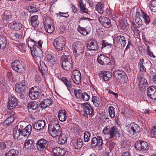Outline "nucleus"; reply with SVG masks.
<instances>
[{"mask_svg": "<svg viewBox=\"0 0 156 156\" xmlns=\"http://www.w3.org/2000/svg\"><path fill=\"white\" fill-rule=\"evenodd\" d=\"M27 84V81L23 80L18 83L16 85L15 90L19 94V96L21 99L24 98L26 95L28 88Z\"/></svg>", "mask_w": 156, "mask_h": 156, "instance_id": "obj_1", "label": "nucleus"}, {"mask_svg": "<svg viewBox=\"0 0 156 156\" xmlns=\"http://www.w3.org/2000/svg\"><path fill=\"white\" fill-rule=\"evenodd\" d=\"M61 62L62 67L63 69L66 71L72 70L73 65L71 55H63L61 57Z\"/></svg>", "mask_w": 156, "mask_h": 156, "instance_id": "obj_2", "label": "nucleus"}, {"mask_svg": "<svg viewBox=\"0 0 156 156\" xmlns=\"http://www.w3.org/2000/svg\"><path fill=\"white\" fill-rule=\"evenodd\" d=\"M48 130L51 135L53 137L59 136L62 133V129L57 123H50L48 124Z\"/></svg>", "mask_w": 156, "mask_h": 156, "instance_id": "obj_3", "label": "nucleus"}, {"mask_svg": "<svg viewBox=\"0 0 156 156\" xmlns=\"http://www.w3.org/2000/svg\"><path fill=\"white\" fill-rule=\"evenodd\" d=\"M140 131V128L139 125L134 122L131 123L127 128L128 134L130 136H136Z\"/></svg>", "mask_w": 156, "mask_h": 156, "instance_id": "obj_4", "label": "nucleus"}, {"mask_svg": "<svg viewBox=\"0 0 156 156\" xmlns=\"http://www.w3.org/2000/svg\"><path fill=\"white\" fill-rule=\"evenodd\" d=\"M73 53L75 57L82 55L84 52V45L80 42H75L73 45Z\"/></svg>", "mask_w": 156, "mask_h": 156, "instance_id": "obj_5", "label": "nucleus"}, {"mask_svg": "<svg viewBox=\"0 0 156 156\" xmlns=\"http://www.w3.org/2000/svg\"><path fill=\"white\" fill-rule=\"evenodd\" d=\"M103 132L105 134L108 135L110 138H113L119 133L118 128L116 126H113L111 127L109 126H106L104 128Z\"/></svg>", "mask_w": 156, "mask_h": 156, "instance_id": "obj_6", "label": "nucleus"}, {"mask_svg": "<svg viewBox=\"0 0 156 156\" xmlns=\"http://www.w3.org/2000/svg\"><path fill=\"white\" fill-rule=\"evenodd\" d=\"M40 89L37 86H35L31 88L28 93L29 96L32 100H36L41 95Z\"/></svg>", "mask_w": 156, "mask_h": 156, "instance_id": "obj_7", "label": "nucleus"}, {"mask_svg": "<svg viewBox=\"0 0 156 156\" xmlns=\"http://www.w3.org/2000/svg\"><path fill=\"white\" fill-rule=\"evenodd\" d=\"M53 44L55 48L58 51H61L65 45L64 39L62 37H59L54 40Z\"/></svg>", "mask_w": 156, "mask_h": 156, "instance_id": "obj_8", "label": "nucleus"}, {"mask_svg": "<svg viewBox=\"0 0 156 156\" xmlns=\"http://www.w3.org/2000/svg\"><path fill=\"white\" fill-rule=\"evenodd\" d=\"M49 142L44 139H41L38 140L36 144L37 150L39 151L44 152L47 149Z\"/></svg>", "mask_w": 156, "mask_h": 156, "instance_id": "obj_9", "label": "nucleus"}, {"mask_svg": "<svg viewBox=\"0 0 156 156\" xmlns=\"http://www.w3.org/2000/svg\"><path fill=\"white\" fill-rule=\"evenodd\" d=\"M44 25L45 30L48 33L51 34L54 31L55 27L52 24H51V20L48 17L44 18Z\"/></svg>", "mask_w": 156, "mask_h": 156, "instance_id": "obj_10", "label": "nucleus"}, {"mask_svg": "<svg viewBox=\"0 0 156 156\" xmlns=\"http://www.w3.org/2000/svg\"><path fill=\"white\" fill-rule=\"evenodd\" d=\"M81 105L83 108L84 113L86 115H85V116H87L88 115L90 117L93 116L94 114V112L93 108L90 104L86 102L82 104Z\"/></svg>", "mask_w": 156, "mask_h": 156, "instance_id": "obj_11", "label": "nucleus"}, {"mask_svg": "<svg viewBox=\"0 0 156 156\" xmlns=\"http://www.w3.org/2000/svg\"><path fill=\"white\" fill-rule=\"evenodd\" d=\"M12 69L18 73H22L25 71V68L19 60H15L11 64Z\"/></svg>", "mask_w": 156, "mask_h": 156, "instance_id": "obj_12", "label": "nucleus"}, {"mask_svg": "<svg viewBox=\"0 0 156 156\" xmlns=\"http://www.w3.org/2000/svg\"><path fill=\"white\" fill-rule=\"evenodd\" d=\"M18 104V100L15 96H10L8 97L7 104L8 109L12 110L15 108Z\"/></svg>", "mask_w": 156, "mask_h": 156, "instance_id": "obj_13", "label": "nucleus"}, {"mask_svg": "<svg viewBox=\"0 0 156 156\" xmlns=\"http://www.w3.org/2000/svg\"><path fill=\"white\" fill-rule=\"evenodd\" d=\"M103 144L102 137L100 136H98L97 137H94L91 139L90 145L93 148L97 147H100Z\"/></svg>", "mask_w": 156, "mask_h": 156, "instance_id": "obj_14", "label": "nucleus"}, {"mask_svg": "<svg viewBox=\"0 0 156 156\" xmlns=\"http://www.w3.org/2000/svg\"><path fill=\"white\" fill-rule=\"evenodd\" d=\"M134 147L136 150L143 151L147 149L148 144L146 142L140 140L135 143Z\"/></svg>", "mask_w": 156, "mask_h": 156, "instance_id": "obj_15", "label": "nucleus"}, {"mask_svg": "<svg viewBox=\"0 0 156 156\" xmlns=\"http://www.w3.org/2000/svg\"><path fill=\"white\" fill-rule=\"evenodd\" d=\"M71 78L76 84L79 85L81 82V77L80 71L77 69L73 70L71 75Z\"/></svg>", "mask_w": 156, "mask_h": 156, "instance_id": "obj_16", "label": "nucleus"}, {"mask_svg": "<svg viewBox=\"0 0 156 156\" xmlns=\"http://www.w3.org/2000/svg\"><path fill=\"white\" fill-rule=\"evenodd\" d=\"M97 61L98 63L101 65H112L110 58L104 55L101 54L98 56Z\"/></svg>", "mask_w": 156, "mask_h": 156, "instance_id": "obj_17", "label": "nucleus"}, {"mask_svg": "<svg viewBox=\"0 0 156 156\" xmlns=\"http://www.w3.org/2000/svg\"><path fill=\"white\" fill-rule=\"evenodd\" d=\"M113 74L115 77L118 80L121 81L122 82H126L127 76L123 71L116 70L113 72Z\"/></svg>", "mask_w": 156, "mask_h": 156, "instance_id": "obj_18", "label": "nucleus"}, {"mask_svg": "<svg viewBox=\"0 0 156 156\" xmlns=\"http://www.w3.org/2000/svg\"><path fill=\"white\" fill-rule=\"evenodd\" d=\"M98 20L100 23L105 27L109 28L112 26L110 20L108 17L101 16Z\"/></svg>", "mask_w": 156, "mask_h": 156, "instance_id": "obj_19", "label": "nucleus"}, {"mask_svg": "<svg viewBox=\"0 0 156 156\" xmlns=\"http://www.w3.org/2000/svg\"><path fill=\"white\" fill-rule=\"evenodd\" d=\"M114 41L119 46L122 47L123 48L125 47L126 44V40L125 37L121 35L116 37Z\"/></svg>", "mask_w": 156, "mask_h": 156, "instance_id": "obj_20", "label": "nucleus"}, {"mask_svg": "<svg viewBox=\"0 0 156 156\" xmlns=\"http://www.w3.org/2000/svg\"><path fill=\"white\" fill-rule=\"evenodd\" d=\"M147 94L151 99L156 100V88L154 86L149 87L147 90Z\"/></svg>", "mask_w": 156, "mask_h": 156, "instance_id": "obj_21", "label": "nucleus"}, {"mask_svg": "<svg viewBox=\"0 0 156 156\" xmlns=\"http://www.w3.org/2000/svg\"><path fill=\"white\" fill-rule=\"evenodd\" d=\"M20 128L21 129V135L26 137L29 136L32 129V127L30 124L27 125L23 129V126H22V127Z\"/></svg>", "mask_w": 156, "mask_h": 156, "instance_id": "obj_22", "label": "nucleus"}, {"mask_svg": "<svg viewBox=\"0 0 156 156\" xmlns=\"http://www.w3.org/2000/svg\"><path fill=\"white\" fill-rule=\"evenodd\" d=\"M31 53L32 55L34 57H39L41 53V51L38 46L36 45H33L32 47H30Z\"/></svg>", "mask_w": 156, "mask_h": 156, "instance_id": "obj_23", "label": "nucleus"}, {"mask_svg": "<svg viewBox=\"0 0 156 156\" xmlns=\"http://www.w3.org/2000/svg\"><path fill=\"white\" fill-rule=\"evenodd\" d=\"M52 151L55 156H64L66 152L64 148L57 147L54 148Z\"/></svg>", "mask_w": 156, "mask_h": 156, "instance_id": "obj_24", "label": "nucleus"}, {"mask_svg": "<svg viewBox=\"0 0 156 156\" xmlns=\"http://www.w3.org/2000/svg\"><path fill=\"white\" fill-rule=\"evenodd\" d=\"M9 26L10 28L14 30H15L18 31L21 30V31L23 30L22 31L23 32V28L22 27V24L16 21L12 22L10 23Z\"/></svg>", "mask_w": 156, "mask_h": 156, "instance_id": "obj_25", "label": "nucleus"}, {"mask_svg": "<svg viewBox=\"0 0 156 156\" xmlns=\"http://www.w3.org/2000/svg\"><path fill=\"white\" fill-rule=\"evenodd\" d=\"M61 80L64 83L69 90H70L73 87L71 79L68 77H62L61 78Z\"/></svg>", "mask_w": 156, "mask_h": 156, "instance_id": "obj_26", "label": "nucleus"}, {"mask_svg": "<svg viewBox=\"0 0 156 156\" xmlns=\"http://www.w3.org/2000/svg\"><path fill=\"white\" fill-rule=\"evenodd\" d=\"M53 104V101L51 98L44 99L40 103L39 106L41 108L44 109L51 105Z\"/></svg>", "mask_w": 156, "mask_h": 156, "instance_id": "obj_27", "label": "nucleus"}, {"mask_svg": "<svg viewBox=\"0 0 156 156\" xmlns=\"http://www.w3.org/2000/svg\"><path fill=\"white\" fill-rule=\"evenodd\" d=\"M46 125V122L44 120H40L35 122L33 127L37 130H40L43 128Z\"/></svg>", "mask_w": 156, "mask_h": 156, "instance_id": "obj_28", "label": "nucleus"}, {"mask_svg": "<svg viewBox=\"0 0 156 156\" xmlns=\"http://www.w3.org/2000/svg\"><path fill=\"white\" fill-rule=\"evenodd\" d=\"M79 7L80 11L83 13H86V14L85 16L87 17H90V15L88 12H89L88 9L86 8V5L83 4L82 0H79Z\"/></svg>", "mask_w": 156, "mask_h": 156, "instance_id": "obj_29", "label": "nucleus"}, {"mask_svg": "<svg viewBox=\"0 0 156 156\" xmlns=\"http://www.w3.org/2000/svg\"><path fill=\"white\" fill-rule=\"evenodd\" d=\"M138 79L139 81V87L140 88H144L148 86L147 80L140 75L138 76Z\"/></svg>", "mask_w": 156, "mask_h": 156, "instance_id": "obj_30", "label": "nucleus"}, {"mask_svg": "<svg viewBox=\"0 0 156 156\" xmlns=\"http://www.w3.org/2000/svg\"><path fill=\"white\" fill-rule=\"evenodd\" d=\"M38 19V16L36 15L33 16L31 17L30 23L31 25L34 28H37L38 27L39 21Z\"/></svg>", "mask_w": 156, "mask_h": 156, "instance_id": "obj_31", "label": "nucleus"}, {"mask_svg": "<svg viewBox=\"0 0 156 156\" xmlns=\"http://www.w3.org/2000/svg\"><path fill=\"white\" fill-rule=\"evenodd\" d=\"M98 44L95 41L89 42L87 45V49L90 51H96L98 48Z\"/></svg>", "mask_w": 156, "mask_h": 156, "instance_id": "obj_32", "label": "nucleus"}, {"mask_svg": "<svg viewBox=\"0 0 156 156\" xmlns=\"http://www.w3.org/2000/svg\"><path fill=\"white\" fill-rule=\"evenodd\" d=\"M99 76L104 81H108L111 77V74L108 71H101L99 74Z\"/></svg>", "mask_w": 156, "mask_h": 156, "instance_id": "obj_33", "label": "nucleus"}, {"mask_svg": "<svg viewBox=\"0 0 156 156\" xmlns=\"http://www.w3.org/2000/svg\"><path fill=\"white\" fill-rule=\"evenodd\" d=\"M20 126V127L22 126L21 123L19 124L17 128H15L13 129V132L14 137L15 139H20L22 138L20 137V136H21V128L20 127L19 129L18 128V127L19 126Z\"/></svg>", "mask_w": 156, "mask_h": 156, "instance_id": "obj_34", "label": "nucleus"}, {"mask_svg": "<svg viewBox=\"0 0 156 156\" xmlns=\"http://www.w3.org/2000/svg\"><path fill=\"white\" fill-rule=\"evenodd\" d=\"M104 3L102 2H98L95 6V10L100 14L104 13Z\"/></svg>", "mask_w": 156, "mask_h": 156, "instance_id": "obj_35", "label": "nucleus"}, {"mask_svg": "<svg viewBox=\"0 0 156 156\" xmlns=\"http://www.w3.org/2000/svg\"><path fill=\"white\" fill-rule=\"evenodd\" d=\"M7 43V39L4 35L0 36V49L2 50L6 47Z\"/></svg>", "mask_w": 156, "mask_h": 156, "instance_id": "obj_36", "label": "nucleus"}, {"mask_svg": "<svg viewBox=\"0 0 156 156\" xmlns=\"http://www.w3.org/2000/svg\"><path fill=\"white\" fill-rule=\"evenodd\" d=\"M66 114V112L65 110H60L58 114L59 120L62 122L65 121L67 119Z\"/></svg>", "mask_w": 156, "mask_h": 156, "instance_id": "obj_37", "label": "nucleus"}, {"mask_svg": "<svg viewBox=\"0 0 156 156\" xmlns=\"http://www.w3.org/2000/svg\"><path fill=\"white\" fill-rule=\"evenodd\" d=\"M34 140H28L25 142L24 145V148L26 150H28L30 149H32L33 147Z\"/></svg>", "mask_w": 156, "mask_h": 156, "instance_id": "obj_38", "label": "nucleus"}, {"mask_svg": "<svg viewBox=\"0 0 156 156\" xmlns=\"http://www.w3.org/2000/svg\"><path fill=\"white\" fill-rule=\"evenodd\" d=\"M58 140V143L59 144H63L66 141L68 138V135L66 133H61V135Z\"/></svg>", "mask_w": 156, "mask_h": 156, "instance_id": "obj_39", "label": "nucleus"}, {"mask_svg": "<svg viewBox=\"0 0 156 156\" xmlns=\"http://www.w3.org/2000/svg\"><path fill=\"white\" fill-rule=\"evenodd\" d=\"M83 146L82 140L80 138H78L76 142L74 144L73 147L76 149H80Z\"/></svg>", "mask_w": 156, "mask_h": 156, "instance_id": "obj_40", "label": "nucleus"}, {"mask_svg": "<svg viewBox=\"0 0 156 156\" xmlns=\"http://www.w3.org/2000/svg\"><path fill=\"white\" fill-rule=\"evenodd\" d=\"M18 154L19 152L17 150L12 149L6 153L5 156H18Z\"/></svg>", "mask_w": 156, "mask_h": 156, "instance_id": "obj_41", "label": "nucleus"}, {"mask_svg": "<svg viewBox=\"0 0 156 156\" xmlns=\"http://www.w3.org/2000/svg\"><path fill=\"white\" fill-rule=\"evenodd\" d=\"M14 120V117L13 115H11L3 122V125L5 126H7L12 124Z\"/></svg>", "mask_w": 156, "mask_h": 156, "instance_id": "obj_42", "label": "nucleus"}, {"mask_svg": "<svg viewBox=\"0 0 156 156\" xmlns=\"http://www.w3.org/2000/svg\"><path fill=\"white\" fill-rule=\"evenodd\" d=\"M144 59L143 58L140 59L138 65L139 66H140V70L142 72H146V67L145 64L144 62Z\"/></svg>", "mask_w": 156, "mask_h": 156, "instance_id": "obj_43", "label": "nucleus"}, {"mask_svg": "<svg viewBox=\"0 0 156 156\" xmlns=\"http://www.w3.org/2000/svg\"><path fill=\"white\" fill-rule=\"evenodd\" d=\"M92 102L94 106L96 107H98L100 103L99 98L95 96H92Z\"/></svg>", "mask_w": 156, "mask_h": 156, "instance_id": "obj_44", "label": "nucleus"}, {"mask_svg": "<svg viewBox=\"0 0 156 156\" xmlns=\"http://www.w3.org/2000/svg\"><path fill=\"white\" fill-rule=\"evenodd\" d=\"M37 103V102L35 101H31L28 104V106L29 108L33 110L36 109L38 107Z\"/></svg>", "mask_w": 156, "mask_h": 156, "instance_id": "obj_45", "label": "nucleus"}, {"mask_svg": "<svg viewBox=\"0 0 156 156\" xmlns=\"http://www.w3.org/2000/svg\"><path fill=\"white\" fill-rule=\"evenodd\" d=\"M39 69L40 72L42 73H44L47 71L48 69L47 66L43 62H40Z\"/></svg>", "mask_w": 156, "mask_h": 156, "instance_id": "obj_46", "label": "nucleus"}, {"mask_svg": "<svg viewBox=\"0 0 156 156\" xmlns=\"http://www.w3.org/2000/svg\"><path fill=\"white\" fill-rule=\"evenodd\" d=\"M101 45V50H102L103 48H108L111 49L112 46V45L111 44L108 43L106 41L104 40H102V41Z\"/></svg>", "mask_w": 156, "mask_h": 156, "instance_id": "obj_47", "label": "nucleus"}, {"mask_svg": "<svg viewBox=\"0 0 156 156\" xmlns=\"http://www.w3.org/2000/svg\"><path fill=\"white\" fill-rule=\"evenodd\" d=\"M77 30L83 36H85L88 34V33L86 28L82 27L80 25L78 26Z\"/></svg>", "mask_w": 156, "mask_h": 156, "instance_id": "obj_48", "label": "nucleus"}, {"mask_svg": "<svg viewBox=\"0 0 156 156\" xmlns=\"http://www.w3.org/2000/svg\"><path fill=\"white\" fill-rule=\"evenodd\" d=\"M91 134L88 131H85L83 133V139L84 142H88L90 140Z\"/></svg>", "mask_w": 156, "mask_h": 156, "instance_id": "obj_49", "label": "nucleus"}, {"mask_svg": "<svg viewBox=\"0 0 156 156\" xmlns=\"http://www.w3.org/2000/svg\"><path fill=\"white\" fill-rule=\"evenodd\" d=\"M12 40L16 41L18 39H22L23 34H20L17 33H15L14 34H12L11 35Z\"/></svg>", "mask_w": 156, "mask_h": 156, "instance_id": "obj_50", "label": "nucleus"}, {"mask_svg": "<svg viewBox=\"0 0 156 156\" xmlns=\"http://www.w3.org/2000/svg\"><path fill=\"white\" fill-rule=\"evenodd\" d=\"M151 6L150 9L154 12H156V0H152L150 2Z\"/></svg>", "mask_w": 156, "mask_h": 156, "instance_id": "obj_51", "label": "nucleus"}, {"mask_svg": "<svg viewBox=\"0 0 156 156\" xmlns=\"http://www.w3.org/2000/svg\"><path fill=\"white\" fill-rule=\"evenodd\" d=\"M28 10L29 11L32 12H36L39 10L37 6L33 4L30 6L28 7Z\"/></svg>", "mask_w": 156, "mask_h": 156, "instance_id": "obj_52", "label": "nucleus"}, {"mask_svg": "<svg viewBox=\"0 0 156 156\" xmlns=\"http://www.w3.org/2000/svg\"><path fill=\"white\" fill-rule=\"evenodd\" d=\"M142 17L144 20V21L146 24H148L150 22V19L149 16L144 12H143Z\"/></svg>", "mask_w": 156, "mask_h": 156, "instance_id": "obj_53", "label": "nucleus"}, {"mask_svg": "<svg viewBox=\"0 0 156 156\" xmlns=\"http://www.w3.org/2000/svg\"><path fill=\"white\" fill-rule=\"evenodd\" d=\"M79 130L80 127L78 125L74 126L71 129V131L76 135L78 134Z\"/></svg>", "mask_w": 156, "mask_h": 156, "instance_id": "obj_54", "label": "nucleus"}, {"mask_svg": "<svg viewBox=\"0 0 156 156\" xmlns=\"http://www.w3.org/2000/svg\"><path fill=\"white\" fill-rule=\"evenodd\" d=\"M115 108L112 106H110L108 108V112L110 117L113 118L115 116V112L114 111Z\"/></svg>", "mask_w": 156, "mask_h": 156, "instance_id": "obj_55", "label": "nucleus"}, {"mask_svg": "<svg viewBox=\"0 0 156 156\" xmlns=\"http://www.w3.org/2000/svg\"><path fill=\"white\" fill-rule=\"evenodd\" d=\"M81 96L83 100L86 101H88L90 98L89 95L86 92L82 93Z\"/></svg>", "mask_w": 156, "mask_h": 156, "instance_id": "obj_56", "label": "nucleus"}, {"mask_svg": "<svg viewBox=\"0 0 156 156\" xmlns=\"http://www.w3.org/2000/svg\"><path fill=\"white\" fill-rule=\"evenodd\" d=\"M8 147V146H7L5 142H0V150H4Z\"/></svg>", "mask_w": 156, "mask_h": 156, "instance_id": "obj_57", "label": "nucleus"}, {"mask_svg": "<svg viewBox=\"0 0 156 156\" xmlns=\"http://www.w3.org/2000/svg\"><path fill=\"white\" fill-rule=\"evenodd\" d=\"M151 132V136L156 138V125L152 127Z\"/></svg>", "mask_w": 156, "mask_h": 156, "instance_id": "obj_58", "label": "nucleus"}, {"mask_svg": "<svg viewBox=\"0 0 156 156\" xmlns=\"http://www.w3.org/2000/svg\"><path fill=\"white\" fill-rule=\"evenodd\" d=\"M81 90L77 89H75L74 90V92L75 93V94L77 98H81Z\"/></svg>", "mask_w": 156, "mask_h": 156, "instance_id": "obj_59", "label": "nucleus"}, {"mask_svg": "<svg viewBox=\"0 0 156 156\" xmlns=\"http://www.w3.org/2000/svg\"><path fill=\"white\" fill-rule=\"evenodd\" d=\"M45 55V58L47 61L54 58V57H53L52 54L48 52L46 53Z\"/></svg>", "mask_w": 156, "mask_h": 156, "instance_id": "obj_60", "label": "nucleus"}, {"mask_svg": "<svg viewBox=\"0 0 156 156\" xmlns=\"http://www.w3.org/2000/svg\"><path fill=\"white\" fill-rule=\"evenodd\" d=\"M105 15L107 16H112V12L109 7H107L105 11Z\"/></svg>", "mask_w": 156, "mask_h": 156, "instance_id": "obj_61", "label": "nucleus"}, {"mask_svg": "<svg viewBox=\"0 0 156 156\" xmlns=\"http://www.w3.org/2000/svg\"><path fill=\"white\" fill-rule=\"evenodd\" d=\"M57 15L58 16H61L62 17H64L65 18H67L69 16V15L68 13V12H59V13L57 14Z\"/></svg>", "mask_w": 156, "mask_h": 156, "instance_id": "obj_62", "label": "nucleus"}, {"mask_svg": "<svg viewBox=\"0 0 156 156\" xmlns=\"http://www.w3.org/2000/svg\"><path fill=\"white\" fill-rule=\"evenodd\" d=\"M135 21L136 23L139 26H141L142 24V21L140 18L137 17L135 18Z\"/></svg>", "mask_w": 156, "mask_h": 156, "instance_id": "obj_63", "label": "nucleus"}, {"mask_svg": "<svg viewBox=\"0 0 156 156\" xmlns=\"http://www.w3.org/2000/svg\"><path fill=\"white\" fill-rule=\"evenodd\" d=\"M48 64L51 66H54L55 64V59L53 58L48 61Z\"/></svg>", "mask_w": 156, "mask_h": 156, "instance_id": "obj_64", "label": "nucleus"}]
</instances>
